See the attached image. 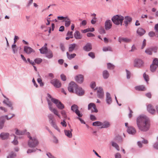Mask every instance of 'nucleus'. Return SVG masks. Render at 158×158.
Instances as JSON below:
<instances>
[{"mask_svg":"<svg viewBox=\"0 0 158 158\" xmlns=\"http://www.w3.org/2000/svg\"><path fill=\"white\" fill-rule=\"evenodd\" d=\"M136 124L138 129L141 131L146 132L148 131L150 126L149 118L144 115H140L136 119Z\"/></svg>","mask_w":158,"mask_h":158,"instance_id":"1","label":"nucleus"},{"mask_svg":"<svg viewBox=\"0 0 158 158\" xmlns=\"http://www.w3.org/2000/svg\"><path fill=\"white\" fill-rule=\"evenodd\" d=\"M28 137L29 139L28 141V145L29 147L34 148L38 146L39 142L35 137L30 136L29 133H28Z\"/></svg>","mask_w":158,"mask_h":158,"instance_id":"2","label":"nucleus"},{"mask_svg":"<svg viewBox=\"0 0 158 158\" xmlns=\"http://www.w3.org/2000/svg\"><path fill=\"white\" fill-rule=\"evenodd\" d=\"M124 19V18L123 16L118 15L113 16L111 19V20L114 24L116 25L120 24L121 25H122Z\"/></svg>","mask_w":158,"mask_h":158,"instance_id":"3","label":"nucleus"},{"mask_svg":"<svg viewBox=\"0 0 158 158\" xmlns=\"http://www.w3.org/2000/svg\"><path fill=\"white\" fill-rule=\"evenodd\" d=\"M158 67V59L155 58L153 60L152 64L150 65V69L152 72H154Z\"/></svg>","mask_w":158,"mask_h":158,"instance_id":"4","label":"nucleus"},{"mask_svg":"<svg viewBox=\"0 0 158 158\" xmlns=\"http://www.w3.org/2000/svg\"><path fill=\"white\" fill-rule=\"evenodd\" d=\"M52 102L55 104L59 109L63 110L64 108V105L58 100L55 98H52Z\"/></svg>","mask_w":158,"mask_h":158,"instance_id":"5","label":"nucleus"},{"mask_svg":"<svg viewBox=\"0 0 158 158\" xmlns=\"http://www.w3.org/2000/svg\"><path fill=\"white\" fill-rule=\"evenodd\" d=\"M78 107L77 105L75 104L73 105L71 107V110L79 117H82V114L80 112V111L78 110Z\"/></svg>","mask_w":158,"mask_h":158,"instance_id":"6","label":"nucleus"},{"mask_svg":"<svg viewBox=\"0 0 158 158\" xmlns=\"http://www.w3.org/2000/svg\"><path fill=\"white\" fill-rule=\"evenodd\" d=\"M77 85L74 81H71L69 85L68 90L70 93H74L73 89H75Z\"/></svg>","mask_w":158,"mask_h":158,"instance_id":"7","label":"nucleus"},{"mask_svg":"<svg viewBox=\"0 0 158 158\" xmlns=\"http://www.w3.org/2000/svg\"><path fill=\"white\" fill-rule=\"evenodd\" d=\"M143 62L140 59H136L134 61V66L139 68L143 66Z\"/></svg>","mask_w":158,"mask_h":158,"instance_id":"8","label":"nucleus"},{"mask_svg":"<svg viewBox=\"0 0 158 158\" xmlns=\"http://www.w3.org/2000/svg\"><path fill=\"white\" fill-rule=\"evenodd\" d=\"M50 83L56 88H60L61 85L60 82L56 79H54L52 80L51 81Z\"/></svg>","mask_w":158,"mask_h":158,"instance_id":"9","label":"nucleus"},{"mask_svg":"<svg viewBox=\"0 0 158 158\" xmlns=\"http://www.w3.org/2000/svg\"><path fill=\"white\" fill-rule=\"evenodd\" d=\"M84 91L80 87H78V85L75 89V93L78 95L81 96L84 95Z\"/></svg>","mask_w":158,"mask_h":158,"instance_id":"10","label":"nucleus"},{"mask_svg":"<svg viewBox=\"0 0 158 158\" xmlns=\"http://www.w3.org/2000/svg\"><path fill=\"white\" fill-rule=\"evenodd\" d=\"M95 89H98L97 93L98 98L100 99L102 98L104 96V93L102 88L99 87L98 89L97 88H96Z\"/></svg>","mask_w":158,"mask_h":158,"instance_id":"11","label":"nucleus"},{"mask_svg":"<svg viewBox=\"0 0 158 158\" xmlns=\"http://www.w3.org/2000/svg\"><path fill=\"white\" fill-rule=\"evenodd\" d=\"M127 132L130 134L132 135H135L136 133V130L135 128L132 126L128 127Z\"/></svg>","mask_w":158,"mask_h":158,"instance_id":"12","label":"nucleus"},{"mask_svg":"<svg viewBox=\"0 0 158 158\" xmlns=\"http://www.w3.org/2000/svg\"><path fill=\"white\" fill-rule=\"evenodd\" d=\"M112 26V23L110 20H106L105 23V27L106 30H108L110 29Z\"/></svg>","mask_w":158,"mask_h":158,"instance_id":"13","label":"nucleus"},{"mask_svg":"<svg viewBox=\"0 0 158 158\" xmlns=\"http://www.w3.org/2000/svg\"><path fill=\"white\" fill-rule=\"evenodd\" d=\"M92 107H93L94 109V110H91L92 113H97L98 112V110L96 108L95 105L94 103H90L89 104L88 106V110H90Z\"/></svg>","mask_w":158,"mask_h":158,"instance_id":"14","label":"nucleus"},{"mask_svg":"<svg viewBox=\"0 0 158 158\" xmlns=\"http://www.w3.org/2000/svg\"><path fill=\"white\" fill-rule=\"evenodd\" d=\"M76 81L79 83H82L84 80V77L83 75L81 74H79L77 76L75 77Z\"/></svg>","mask_w":158,"mask_h":158,"instance_id":"15","label":"nucleus"},{"mask_svg":"<svg viewBox=\"0 0 158 158\" xmlns=\"http://www.w3.org/2000/svg\"><path fill=\"white\" fill-rule=\"evenodd\" d=\"M3 102L4 104H6L7 106L10 107L11 110H13V108L12 106V103L9 100L8 98H6V99L4 100Z\"/></svg>","mask_w":158,"mask_h":158,"instance_id":"16","label":"nucleus"},{"mask_svg":"<svg viewBox=\"0 0 158 158\" xmlns=\"http://www.w3.org/2000/svg\"><path fill=\"white\" fill-rule=\"evenodd\" d=\"M83 50L86 52L90 51L92 49V46L91 44L88 43L83 47Z\"/></svg>","mask_w":158,"mask_h":158,"instance_id":"17","label":"nucleus"},{"mask_svg":"<svg viewBox=\"0 0 158 158\" xmlns=\"http://www.w3.org/2000/svg\"><path fill=\"white\" fill-rule=\"evenodd\" d=\"M24 51L27 54H30L32 52H35L34 50L31 48L26 46L24 47Z\"/></svg>","mask_w":158,"mask_h":158,"instance_id":"18","label":"nucleus"},{"mask_svg":"<svg viewBox=\"0 0 158 158\" xmlns=\"http://www.w3.org/2000/svg\"><path fill=\"white\" fill-rule=\"evenodd\" d=\"M147 108L148 112L151 114H153L155 113L156 110L151 105L149 104L148 105Z\"/></svg>","mask_w":158,"mask_h":158,"instance_id":"19","label":"nucleus"},{"mask_svg":"<svg viewBox=\"0 0 158 158\" xmlns=\"http://www.w3.org/2000/svg\"><path fill=\"white\" fill-rule=\"evenodd\" d=\"M10 135L8 133L2 132L0 134V138L2 140H5L8 139Z\"/></svg>","mask_w":158,"mask_h":158,"instance_id":"20","label":"nucleus"},{"mask_svg":"<svg viewBox=\"0 0 158 158\" xmlns=\"http://www.w3.org/2000/svg\"><path fill=\"white\" fill-rule=\"evenodd\" d=\"M125 20L124 23L126 27L127 26L129 23H131L132 20V18L129 16H126L124 18Z\"/></svg>","mask_w":158,"mask_h":158,"instance_id":"21","label":"nucleus"},{"mask_svg":"<svg viewBox=\"0 0 158 158\" xmlns=\"http://www.w3.org/2000/svg\"><path fill=\"white\" fill-rule=\"evenodd\" d=\"M106 103L108 105H110L112 102V100L110 94L108 92L106 93Z\"/></svg>","mask_w":158,"mask_h":158,"instance_id":"22","label":"nucleus"},{"mask_svg":"<svg viewBox=\"0 0 158 158\" xmlns=\"http://www.w3.org/2000/svg\"><path fill=\"white\" fill-rule=\"evenodd\" d=\"M145 32L146 31L145 30L140 27L136 31V33L140 36H143Z\"/></svg>","mask_w":158,"mask_h":158,"instance_id":"23","label":"nucleus"},{"mask_svg":"<svg viewBox=\"0 0 158 158\" xmlns=\"http://www.w3.org/2000/svg\"><path fill=\"white\" fill-rule=\"evenodd\" d=\"M47 44L45 43L43 47L39 49L40 52L41 54H46L48 50L47 47Z\"/></svg>","mask_w":158,"mask_h":158,"instance_id":"24","label":"nucleus"},{"mask_svg":"<svg viewBox=\"0 0 158 158\" xmlns=\"http://www.w3.org/2000/svg\"><path fill=\"white\" fill-rule=\"evenodd\" d=\"M118 41L120 43H121L122 42L125 43H129L131 41V40L126 38L119 37Z\"/></svg>","mask_w":158,"mask_h":158,"instance_id":"25","label":"nucleus"},{"mask_svg":"<svg viewBox=\"0 0 158 158\" xmlns=\"http://www.w3.org/2000/svg\"><path fill=\"white\" fill-rule=\"evenodd\" d=\"M114 139V141L118 143H122L123 141V139L122 137L118 135H116Z\"/></svg>","mask_w":158,"mask_h":158,"instance_id":"26","label":"nucleus"},{"mask_svg":"<svg viewBox=\"0 0 158 158\" xmlns=\"http://www.w3.org/2000/svg\"><path fill=\"white\" fill-rule=\"evenodd\" d=\"M5 119L4 117H0V130L2 129L4 127Z\"/></svg>","mask_w":158,"mask_h":158,"instance_id":"27","label":"nucleus"},{"mask_svg":"<svg viewBox=\"0 0 158 158\" xmlns=\"http://www.w3.org/2000/svg\"><path fill=\"white\" fill-rule=\"evenodd\" d=\"M15 134L17 135H23L25 134L26 131H20L17 128L15 129Z\"/></svg>","mask_w":158,"mask_h":158,"instance_id":"28","label":"nucleus"},{"mask_svg":"<svg viewBox=\"0 0 158 158\" xmlns=\"http://www.w3.org/2000/svg\"><path fill=\"white\" fill-rule=\"evenodd\" d=\"M102 76L104 79H107L109 77L110 74L109 72L106 70H104L102 72Z\"/></svg>","mask_w":158,"mask_h":158,"instance_id":"29","label":"nucleus"},{"mask_svg":"<svg viewBox=\"0 0 158 158\" xmlns=\"http://www.w3.org/2000/svg\"><path fill=\"white\" fill-rule=\"evenodd\" d=\"M110 126V124L108 121H105L102 123V125L101 127V128H107L109 127Z\"/></svg>","mask_w":158,"mask_h":158,"instance_id":"30","label":"nucleus"},{"mask_svg":"<svg viewBox=\"0 0 158 158\" xmlns=\"http://www.w3.org/2000/svg\"><path fill=\"white\" fill-rule=\"evenodd\" d=\"M74 36L76 39H80L82 38V36L81 35L80 32L78 31H76L75 32Z\"/></svg>","mask_w":158,"mask_h":158,"instance_id":"31","label":"nucleus"},{"mask_svg":"<svg viewBox=\"0 0 158 158\" xmlns=\"http://www.w3.org/2000/svg\"><path fill=\"white\" fill-rule=\"evenodd\" d=\"M46 56L48 59L52 58L53 56L52 51L50 50H48L46 54Z\"/></svg>","mask_w":158,"mask_h":158,"instance_id":"32","label":"nucleus"},{"mask_svg":"<svg viewBox=\"0 0 158 158\" xmlns=\"http://www.w3.org/2000/svg\"><path fill=\"white\" fill-rule=\"evenodd\" d=\"M76 46L77 45L75 44H70L69 47V52H72Z\"/></svg>","mask_w":158,"mask_h":158,"instance_id":"33","label":"nucleus"},{"mask_svg":"<svg viewBox=\"0 0 158 158\" xmlns=\"http://www.w3.org/2000/svg\"><path fill=\"white\" fill-rule=\"evenodd\" d=\"M65 135L68 137L71 138L72 137V134L71 131L69 130H65L64 131Z\"/></svg>","mask_w":158,"mask_h":158,"instance_id":"34","label":"nucleus"},{"mask_svg":"<svg viewBox=\"0 0 158 158\" xmlns=\"http://www.w3.org/2000/svg\"><path fill=\"white\" fill-rule=\"evenodd\" d=\"M135 88L136 90L139 91H143L145 90V86L143 85L135 86Z\"/></svg>","mask_w":158,"mask_h":158,"instance_id":"35","label":"nucleus"},{"mask_svg":"<svg viewBox=\"0 0 158 158\" xmlns=\"http://www.w3.org/2000/svg\"><path fill=\"white\" fill-rule=\"evenodd\" d=\"M111 143L112 147L115 148L117 151H119V146L117 143L113 141H111Z\"/></svg>","mask_w":158,"mask_h":158,"instance_id":"36","label":"nucleus"},{"mask_svg":"<svg viewBox=\"0 0 158 158\" xmlns=\"http://www.w3.org/2000/svg\"><path fill=\"white\" fill-rule=\"evenodd\" d=\"M16 156V154L15 153L13 152H11L7 156V158H14Z\"/></svg>","mask_w":158,"mask_h":158,"instance_id":"37","label":"nucleus"},{"mask_svg":"<svg viewBox=\"0 0 158 158\" xmlns=\"http://www.w3.org/2000/svg\"><path fill=\"white\" fill-rule=\"evenodd\" d=\"M51 125L56 130L58 131H60V130L59 129L58 127L57 126L55 123L53 121H51V122L50 123Z\"/></svg>","mask_w":158,"mask_h":158,"instance_id":"38","label":"nucleus"},{"mask_svg":"<svg viewBox=\"0 0 158 158\" xmlns=\"http://www.w3.org/2000/svg\"><path fill=\"white\" fill-rule=\"evenodd\" d=\"M94 31V28L93 27L88 28L83 30H82V32L83 33H85L88 32H93Z\"/></svg>","mask_w":158,"mask_h":158,"instance_id":"39","label":"nucleus"},{"mask_svg":"<svg viewBox=\"0 0 158 158\" xmlns=\"http://www.w3.org/2000/svg\"><path fill=\"white\" fill-rule=\"evenodd\" d=\"M66 55L68 58L69 60H71L75 57L76 54L75 53L70 54L68 52H67Z\"/></svg>","mask_w":158,"mask_h":158,"instance_id":"40","label":"nucleus"},{"mask_svg":"<svg viewBox=\"0 0 158 158\" xmlns=\"http://www.w3.org/2000/svg\"><path fill=\"white\" fill-rule=\"evenodd\" d=\"M102 125V123L100 121H96L93 122L92 125L94 126H100Z\"/></svg>","mask_w":158,"mask_h":158,"instance_id":"41","label":"nucleus"},{"mask_svg":"<svg viewBox=\"0 0 158 158\" xmlns=\"http://www.w3.org/2000/svg\"><path fill=\"white\" fill-rule=\"evenodd\" d=\"M11 48L12 49L13 53L15 54L17 52V49L16 48V45L15 44H14L12 45Z\"/></svg>","mask_w":158,"mask_h":158,"instance_id":"42","label":"nucleus"},{"mask_svg":"<svg viewBox=\"0 0 158 158\" xmlns=\"http://www.w3.org/2000/svg\"><path fill=\"white\" fill-rule=\"evenodd\" d=\"M50 110L52 112L54 113V114L56 115L57 116H58L59 118H60V114H58V111L55 108H52Z\"/></svg>","mask_w":158,"mask_h":158,"instance_id":"43","label":"nucleus"},{"mask_svg":"<svg viewBox=\"0 0 158 158\" xmlns=\"http://www.w3.org/2000/svg\"><path fill=\"white\" fill-rule=\"evenodd\" d=\"M98 31L101 34H105L106 33V31L104 28L102 27H100L98 30Z\"/></svg>","mask_w":158,"mask_h":158,"instance_id":"44","label":"nucleus"},{"mask_svg":"<svg viewBox=\"0 0 158 158\" xmlns=\"http://www.w3.org/2000/svg\"><path fill=\"white\" fill-rule=\"evenodd\" d=\"M42 61V60L40 58H37L34 60V62L35 63L39 64Z\"/></svg>","mask_w":158,"mask_h":158,"instance_id":"45","label":"nucleus"},{"mask_svg":"<svg viewBox=\"0 0 158 158\" xmlns=\"http://www.w3.org/2000/svg\"><path fill=\"white\" fill-rule=\"evenodd\" d=\"M33 148L32 149H28L27 151V153L29 154L32 152H35L37 150H38V149L37 148Z\"/></svg>","mask_w":158,"mask_h":158,"instance_id":"46","label":"nucleus"},{"mask_svg":"<svg viewBox=\"0 0 158 158\" xmlns=\"http://www.w3.org/2000/svg\"><path fill=\"white\" fill-rule=\"evenodd\" d=\"M107 66L108 69H113L114 68V66L110 63H107Z\"/></svg>","mask_w":158,"mask_h":158,"instance_id":"47","label":"nucleus"},{"mask_svg":"<svg viewBox=\"0 0 158 158\" xmlns=\"http://www.w3.org/2000/svg\"><path fill=\"white\" fill-rule=\"evenodd\" d=\"M10 114L12 115V116H10V117H9L8 115L3 116H2V117H4V119H5V118L7 120H9L11 119L13 117L15 116V114H9V115H10Z\"/></svg>","mask_w":158,"mask_h":158,"instance_id":"48","label":"nucleus"},{"mask_svg":"<svg viewBox=\"0 0 158 158\" xmlns=\"http://www.w3.org/2000/svg\"><path fill=\"white\" fill-rule=\"evenodd\" d=\"M13 135L15 137L14 139L12 142V143L15 145H17L18 144V142L17 139V137L15 135Z\"/></svg>","mask_w":158,"mask_h":158,"instance_id":"49","label":"nucleus"},{"mask_svg":"<svg viewBox=\"0 0 158 158\" xmlns=\"http://www.w3.org/2000/svg\"><path fill=\"white\" fill-rule=\"evenodd\" d=\"M47 101L48 102L49 109L50 110H51L53 108V107L52 106V103L51 102V101L48 99L47 100Z\"/></svg>","mask_w":158,"mask_h":158,"instance_id":"50","label":"nucleus"},{"mask_svg":"<svg viewBox=\"0 0 158 158\" xmlns=\"http://www.w3.org/2000/svg\"><path fill=\"white\" fill-rule=\"evenodd\" d=\"M38 83L40 84L41 87L43 86L44 85V83L42 82V79L40 78H38L37 79Z\"/></svg>","mask_w":158,"mask_h":158,"instance_id":"51","label":"nucleus"},{"mask_svg":"<svg viewBox=\"0 0 158 158\" xmlns=\"http://www.w3.org/2000/svg\"><path fill=\"white\" fill-rule=\"evenodd\" d=\"M145 52L147 54L149 55H152V52H151L150 48H148L146 49Z\"/></svg>","mask_w":158,"mask_h":158,"instance_id":"52","label":"nucleus"},{"mask_svg":"<svg viewBox=\"0 0 158 158\" xmlns=\"http://www.w3.org/2000/svg\"><path fill=\"white\" fill-rule=\"evenodd\" d=\"M60 112L63 118H66L67 117V115L65 111L64 110H62Z\"/></svg>","mask_w":158,"mask_h":158,"instance_id":"53","label":"nucleus"},{"mask_svg":"<svg viewBox=\"0 0 158 158\" xmlns=\"http://www.w3.org/2000/svg\"><path fill=\"white\" fill-rule=\"evenodd\" d=\"M102 50L103 51L106 52L107 51H111V48L110 47H104L103 48Z\"/></svg>","mask_w":158,"mask_h":158,"instance_id":"54","label":"nucleus"},{"mask_svg":"<svg viewBox=\"0 0 158 158\" xmlns=\"http://www.w3.org/2000/svg\"><path fill=\"white\" fill-rule=\"evenodd\" d=\"M149 48L150 49L151 52H157V48L156 47H151Z\"/></svg>","mask_w":158,"mask_h":158,"instance_id":"55","label":"nucleus"},{"mask_svg":"<svg viewBox=\"0 0 158 158\" xmlns=\"http://www.w3.org/2000/svg\"><path fill=\"white\" fill-rule=\"evenodd\" d=\"M48 117L49 119V123L51 122V121H53L54 116L52 114H48Z\"/></svg>","mask_w":158,"mask_h":158,"instance_id":"56","label":"nucleus"},{"mask_svg":"<svg viewBox=\"0 0 158 158\" xmlns=\"http://www.w3.org/2000/svg\"><path fill=\"white\" fill-rule=\"evenodd\" d=\"M143 77L146 82L148 81H149L148 76L146 74V73H144L143 74Z\"/></svg>","mask_w":158,"mask_h":158,"instance_id":"57","label":"nucleus"},{"mask_svg":"<svg viewBox=\"0 0 158 158\" xmlns=\"http://www.w3.org/2000/svg\"><path fill=\"white\" fill-rule=\"evenodd\" d=\"M126 72L127 78V79H129L131 77V73L127 69L126 70Z\"/></svg>","mask_w":158,"mask_h":158,"instance_id":"58","label":"nucleus"},{"mask_svg":"<svg viewBox=\"0 0 158 158\" xmlns=\"http://www.w3.org/2000/svg\"><path fill=\"white\" fill-rule=\"evenodd\" d=\"M88 55L92 59H94L95 57L94 53L93 52H90L89 53Z\"/></svg>","mask_w":158,"mask_h":158,"instance_id":"59","label":"nucleus"},{"mask_svg":"<svg viewBox=\"0 0 158 158\" xmlns=\"http://www.w3.org/2000/svg\"><path fill=\"white\" fill-rule=\"evenodd\" d=\"M46 155L49 158H56L53 155H52L50 153L48 152L46 153Z\"/></svg>","mask_w":158,"mask_h":158,"instance_id":"60","label":"nucleus"},{"mask_svg":"<svg viewBox=\"0 0 158 158\" xmlns=\"http://www.w3.org/2000/svg\"><path fill=\"white\" fill-rule=\"evenodd\" d=\"M148 35L151 37H152L154 36H156V33L153 31H152L148 33Z\"/></svg>","mask_w":158,"mask_h":158,"instance_id":"61","label":"nucleus"},{"mask_svg":"<svg viewBox=\"0 0 158 158\" xmlns=\"http://www.w3.org/2000/svg\"><path fill=\"white\" fill-rule=\"evenodd\" d=\"M60 48L62 51L64 52L65 50V47L63 43H61L60 44Z\"/></svg>","mask_w":158,"mask_h":158,"instance_id":"62","label":"nucleus"},{"mask_svg":"<svg viewBox=\"0 0 158 158\" xmlns=\"http://www.w3.org/2000/svg\"><path fill=\"white\" fill-rule=\"evenodd\" d=\"M153 148L156 150H158V142H156L153 145Z\"/></svg>","mask_w":158,"mask_h":158,"instance_id":"63","label":"nucleus"},{"mask_svg":"<svg viewBox=\"0 0 158 158\" xmlns=\"http://www.w3.org/2000/svg\"><path fill=\"white\" fill-rule=\"evenodd\" d=\"M90 119L93 121L97 120L96 118L93 114H91L90 117Z\"/></svg>","mask_w":158,"mask_h":158,"instance_id":"64","label":"nucleus"}]
</instances>
